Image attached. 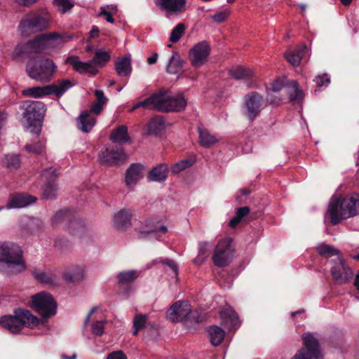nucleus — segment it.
<instances>
[{"label": "nucleus", "instance_id": "obj_1", "mask_svg": "<svg viewBox=\"0 0 359 359\" xmlns=\"http://www.w3.org/2000/svg\"><path fill=\"white\" fill-rule=\"evenodd\" d=\"M358 214L359 195L357 194L331 198L327 217L332 224H338L343 220L353 217Z\"/></svg>", "mask_w": 359, "mask_h": 359}, {"label": "nucleus", "instance_id": "obj_2", "mask_svg": "<svg viewBox=\"0 0 359 359\" xmlns=\"http://www.w3.org/2000/svg\"><path fill=\"white\" fill-rule=\"evenodd\" d=\"M1 327L7 329L12 333L19 332L22 327L34 328L40 325V319L34 316L30 311L18 309L14 315L5 316L0 318Z\"/></svg>", "mask_w": 359, "mask_h": 359}, {"label": "nucleus", "instance_id": "obj_3", "mask_svg": "<svg viewBox=\"0 0 359 359\" xmlns=\"http://www.w3.org/2000/svg\"><path fill=\"white\" fill-rule=\"evenodd\" d=\"M20 109L23 110V124L30 129V132L39 134L41 131V122L46 111L45 105L41 102L25 101Z\"/></svg>", "mask_w": 359, "mask_h": 359}, {"label": "nucleus", "instance_id": "obj_4", "mask_svg": "<svg viewBox=\"0 0 359 359\" xmlns=\"http://www.w3.org/2000/svg\"><path fill=\"white\" fill-rule=\"evenodd\" d=\"M50 16L46 11H32L26 14L21 20L18 26L22 35L29 36L31 34L41 32L49 27Z\"/></svg>", "mask_w": 359, "mask_h": 359}, {"label": "nucleus", "instance_id": "obj_5", "mask_svg": "<svg viewBox=\"0 0 359 359\" xmlns=\"http://www.w3.org/2000/svg\"><path fill=\"white\" fill-rule=\"evenodd\" d=\"M29 306L41 315L40 324H44L56 314L57 305L50 294L41 292L31 297Z\"/></svg>", "mask_w": 359, "mask_h": 359}, {"label": "nucleus", "instance_id": "obj_6", "mask_svg": "<svg viewBox=\"0 0 359 359\" xmlns=\"http://www.w3.org/2000/svg\"><path fill=\"white\" fill-rule=\"evenodd\" d=\"M57 67L50 59L33 60L27 66L28 75L39 81H49L56 72Z\"/></svg>", "mask_w": 359, "mask_h": 359}, {"label": "nucleus", "instance_id": "obj_7", "mask_svg": "<svg viewBox=\"0 0 359 359\" xmlns=\"http://www.w3.org/2000/svg\"><path fill=\"white\" fill-rule=\"evenodd\" d=\"M0 262H5L15 272H21L25 269L20 248L11 243H0Z\"/></svg>", "mask_w": 359, "mask_h": 359}, {"label": "nucleus", "instance_id": "obj_8", "mask_svg": "<svg viewBox=\"0 0 359 359\" xmlns=\"http://www.w3.org/2000/svg\"><path fill=\"white\" fill-rule=\"evenodd\" d=\"M70 37H63L57 32L43 34L27 43V49L33 52L52 50L67 42Z\"/></svg>", "mask_w": 359, "mask_h": 359}, {"label": "nucleus", "instance_id": "obj_9", "mask_svg": "<svg viewBox=\"0 0 359 359\" xmlns=\"http://www.w3.org/2000/svg\"><path fill=\"white\" fill-rule=\"evenodd\" d=\"M234 255L233 240L229 237L221 239L216 245L212 260L217 266H227L232 261Z\"/></svg>", "mask_w": 359, "mask_h": 359}, {"label": "nucleus", "instance_id": "obj_10", "mask_svg": "<svg viewBox=\"0 0 359 359\" xmlns=\"http://www.w3.org/2000/svg\"><path fill=\"white\" fill-rule=\"evenodd\" d=\"M186 105L187 101L182 95H171L162 91L156 94V109L158 111H181Z\"/></svg>", "mask_w": 359, "mask_h": 359}, {"label": "nucleus", "instance_id": "obj_11", "mask_svg": "<svg viewBox=\"0 0 359 359\" xmlns=\"http://www.w3.org/2000/svg\"><path fill=\"white\" fill-rule=\"evenodd\" d=\"M302 339L304 346L291 359H323L318 341L312 334H304Z\"/></svg>", "mask_w": 359, "mask_h": 359}, {"label": "nucleus", "instance_id": "obj_12", "mask_svg": "<svg viewBox=\"0 0 359 359\" xmlns=\"http://www.w3.org/2000/svg\"><path fill=\"white\" fill-rule=\"evenodd\" d=\"M210 50L209 43L205 41L194 45L189 53V59L191 65L198 68L205 65L208 60Z\"/></svg>", "mask_w": 359, "mask_h": 359}, {"label": "nucleus", "instance_id": "obj_13", "mask_svg": "<svg viewBox=\"0 0 359 359\" xmlns=\"http://www.w3.org/2000/svg\"><path fill=\"white\" fill-rule=\"evenodd\" d=\"M331 273L334 280L340 284L347 283L353 277V271L341 257H339L334 261L331 269Z\"/></svg>", "mask_w": 359, "mask_h": 359}, {"label": "nucleus", "instance_id": "obj_14", "mask_svg": "<svg viewBox=\"0 0 359 359\" xmlns=\"http://www.w3.org/2000/svg\"><path fill=\"white\" fill-rule=\"evenodd\" d=\"M191 309L187 301H177L168 309L166 317L172 322H179L186 318Z\"/></svg>", "mask_w": 359, "mask_h": 359}, {"label": "nucleus", "instance_id": "obj_15", "mask_svg": "<svg viewBox=\"0 0 359 359\" xmlns=\"http://www.w3.org/2000/svg\"><path fill=\"white\" fill-rule=\"evenodd\" d=\"M263 103V98L257 93L248 94L245 101V114L250 119H254L260 113Z\"/></svg>", "mask_w": 359, "mask_h": 359}, {"label": "nucleus", "instance_id": "obj_16", "mask_svg": "<svg viewBox=\"0 0 359 359\" xmlns=\"http://www.w3.org/2000/svg\"><path fill=\"white\" fill-rule=\"evenodd\" d=\"M144 167L140 163H133L125 173V184L127 188L133 190L137 182L144 176Z\"/></svg>", "mask_w": 359, "mask_h": 359}, {"label": "nucleus", "instance_id": "obj_17", "mask_svg": "<svg viewBox=\"0 0 359 359\" xmlns=\"http://www.w3.org/2000/svg\"><path fill=\"white\" fill-rule=\"evenodd\" d=\"M66 64L72 65L74 70L81 74H96L98 72L92 60L88 62H81L77 57L69 56L65 60Z\"/></svg>", "mask_w": 359, "mask_h": 359}, {"label": "nucleus", "instance_id": "obj_18", "mask_svg": "<svg viewBox=\"0 0 359 359\" xmlns=\"http://www.w3.org/2000/svg\"><path fill=\"white\" fill-rule=\"evenodd\" d=\"M126 158L122 148L117 149L105 148L99 154L100 161L104 164L114 165Z\"/></svg>", "mask_w": 359, "mask_h": 359}, {"label": "nucleus", "instance_id": "obj_19", "mask_svg": "<svg viewBox=\"0 0 359 359\" xmlns=\"http://www.w3.org/2000/svg\"><path fill=\"white\" fill-rule=\"evenodd\" d=\"M133 217L130 210H120L114 214L112 218V225L118 231H124L130 226Z\"/></svg>", "mask_w": 359, "mask_h": 359}, {"label": "nucleus", "instance_id": "obj_20", "mask_svg": "<svg viewBox=\"0 0 359 359\" xmlns=\"http://www.w3.org/2000/svg\"><path fill=\"white\" fill-rule=\"evenodd\" d=\"M161 10L171 13H181L185 11L187 0H154Z\"/></svg>", "mask_w": 359, "mask_h": 359}, {"label": "nucleus", "instance_id": "obj_21", "mask_svg": "<svg viewBox=\"0 0 359 359\" xmlns=\"http://www.w3.org/2000/svg\"><path fill=\"white\" fill-rule=\"evenodd\" d=\"M36 201V198L25 194H16L9 197L8 208H20Z\"/></svg>", "mask_w": 359, "mask_h": 359}, {"label": "nucleus", "instance_id": "obj_22", "mask_svg": "<svg viewBox=\"0 0 359 359\" xmlns=\"http://www.w3.org/2000/svg\"><path fill=\"white\" fill-rule=\"evenodd\" d=\"M96 118L90 112H82L77 118L78 128L84 133L90 132L95 126Z\"/></svg>", "mask_w": 359, "mask_h": 359}, {"label": "nucleus", "instance_id": "obj_23", "mask_svg": "<svg viewBox=\"0 0 359 359\" xmlns=\"http://www.w3.org/2000/svg\"><path fill=\"white\" fill-rule=\"evenodd\" d=\"M198 142L203 147H210L219 141L216 135L211 133L207 129L203 128H198Z\"/></svg>", "mask_w": 359, "mask_h": 359}, {"label": "nucleus", "instance_id": "obj_24", "mask_svg": "<svg viewBox=\"0 0 359 359\" xmlns=\"http://www.w3.org/2000/svg\"><path fill=\"white\" fill-rule=\"evenodd\" d=\"M306 51L305 45L298 46L294 50H290L285 53V58L290 64L293 66H298Z\"/></svg>", "mask_w": 359, "mask_h": 359}, {"label": "nucleus", "instance_id": "obj_25", "mask_svg": "<svg viewBox=\"0 0 359 359\" xmlns=\"http://www.w3.org/2000/svg\"><path fill=\"white\" fill-rule=\"evenodd\" d=\"M168 172V166L165 164H160L149 171L147 177L149 181L161 182L167 179Z\"/></svg>", "mask_w": 359, "mask_h": 359}, {"label": "nucleus", "instance_id": "obj_26", "mask_svg": "<svg viewBox=\"0 0 359 359\" xmlns=\"http://www.w3.org/2000/svg\"><path fill=\"white\" fill-rule=\"evenodd\" d=\"M115 70L120 76L129 75L132 71L130 57L125 56L118 58L115 62Z\"/></svg>", "mask_w": 359, "mask_h": 359}, {"label": "nucleus", "instance_id": "obj_27", "mask_svg": "<svg viewBox=\"0 0 359 359\" xmlns=\"http://www.w3.org/2000/svg\"><path fill=\"white\" fill-rule=\"evenodd\" d=\"M63 277L69 283L79 282L82 280L84 277V270L79 266H73L64 271Z\"/></svg>", "mask_w": 359, "mask_h": 359}, {"label": "nucleus", "instance_id": "obj_28", "mask_svg": "<svg viewBox=\"0 0 359 359\" xmlns=\"http://www.w3.org/2000/svg\"><path fill=\"white\" fill-rule=\"evenodd\" d=\"M184 61L181 59L180 55L175 52L169 58L167 65V72L170 74H178L182 72Z\"/></svg>", "mask_w": 359, "mask_h": 359}, {"label": "nucleus", "instance_id": "obj_29", "mask_svg": "<svg viewBox=\"0 0 359 359\" xmlns=\"http://www.w3.org/2000/svg\"><path fill=\"white\" fill-rule=\"evenodd\" d=\"M72 83L69 80H62L57 83H53L48 86L49 95H55L61 97L69 88L72 86Z\"/></svg>", "mask_w": 359, "mask_h": 359}, {"label": "nucleus", "instance_id": "obj_30", "mask_svg": "<svg viewBox=\"0 0 359 359\" xmlns=\"http://www.w3.org/2000/svg\"><path fill=\"white\" fill-rule=\"evenodd\" d=\"M220 315L225 325L231 328L238 324V316L232 309L226 308L224 309L221 311Z\"/></svg>", "mask_w": 359, "mask_h": 359}, {"label": "nucleus", "instance_id": "obj_31", "mask_svg": "<svg viewBox=\"0 0 359 359\" xmlns=\"http://www.w3.org/2000/svg\"><path fill=\"white\" fill-rule=\"evenodd\" d=\"M110 139L114 142L126 143L130 141L128 134V128L126 126H121L114 129L111 134Z\"/></svg>", "mask_w": 359, "mask_h": 359}, {"label": "nucleus", "instance_id": "obj_32", "mask_svg": "<svg viewBox=\"0 0 359 359\" xmlns=\"http://www.w3.org/2000/svg\"><path fill=\"white\" fill-rule=\"evenodd\" d=\"M208 333L210 343L213 346L219 345L225 336V332L222 328L215 325L210 326L208 329Z\"/></svg>", "mask_w": 359, "mask_h": 359}, {"label": "nucleus", "instance_id": "obj_33", "mask_svg": "<svg viewBox=\"0 0 359 359\" xmlns=\"http://www.w3.org/2000/svg\"><path fill=\"white\" fill-rule=\"evenodd\" d=\"M33 276L38 281L45 284L55 283L57 279L56 275L51 271L35 270Z\"/></svg>", "mask_w": 359, "mask_h": 359}, {"label": "nucleus", "instance_id": "obj_34", "mask_svg": "<svg viewBox=\"0 0 359 359\" xmlns=\"http://www.w3.org/2000/svg\"><path fill=\"white\" fill-rule=\"evenodd\" d=\"M231 76L236 79H246L254 75V71L243 66L233 67L229 70Z\"/></svg>", "mask_w": 359, "mask_h": 359}, {"label": "nucleus", "instance_id": "obj_35", "mask_svg": "<svg viewBox=\"0 0 359 359\" xmlns=\"http://www.w3.org/2000/svg\"><path fill=\"white\" fill-rule=\"evenodd\" d=\"M286 87L291 100L299 101L303 99L304 93L298 88V83L296 81H289Z\"/></svg>", "mask_w": 359, "mask_h": 359}, {"label": "nucleus", "instance_id": "obj_36", "mask_svg": "<svg viewBox=\"0 0 359 359\" xmlns=\"http://www.w3.org/2000/svg\"><path fill=\"white\" fill-rule=\"evenodd\" d=\"M211 245L207 242H201L199 243L198 255L194 262L197 265L203 263L209 256V251Z\"/></svg>", "mask_w": 359, "mask_h": 359}, {"label": "nucleus", "instance_id": "obj_37", "mask_svg": "<svg viewBox=\"0 0 359 359\" xmlns=\"http://www.w3.org/2000/svg\"><path fill=\"white\" fill-rule=\"evenodd\" d=\"M165 128V122L162 117H154L148 123V132L151 134H158Z\"/></svg>", "mask_w": 359, "mask_h": 359}, {"label": "nucleus", "instance_id": "obj_38", "mask_svg": "<svg viewBox=\"0 0 359 359\" xmlns=\"http://www.w3.org/2000/svg\"><path fill=\"white\" fill-rule=\"evenodd\" d=\"M22 95L32 97H41L49 95L48 86L29 88L22 90Z\"/></svg>", "mask_w": 359, "mask_h": 359}, {"label": "nucleus", "instance_id": "obj_39", "mask_svg": "<svg viewBox=\"0 0 359 359\" xmlns=\"http://www.w3.org/2000/svg\"><path fill=\"white\" fill-rule=\"evenodd\" d=\"M137 272L135 270L124 271L118 274V283L126 285L134 281L137 277Z\"/></svg>", "mask_w": 359, "mask_h": 359}, {"label": "nucleus", "instance_id": "obj_40", "mask_svg": "<svg viewBox=\"0 0 359 359\" xmlns=\"http://www.w3.org/2000/svg\"><path fill=\"white\" fill-rule=\"evenodd\" d=\"M148 316L143 314H136L133 319V334L137 335L140 330H142L147 322Z\"/></svg>", "mask_w": 359, "mask_h": 359}, {"label": "nucleus", "instance_id": "obj_41", "mask_svg": "<svg viewBox=\"0 0 359 359\" xmlns=\"http://www.w3.org/2000/svg\"><path fill=\"white\" fill-rule=\"evenodd\" d=\"M156 94H154L151 97L135 104L130 110V112H133L135 109L140 108V107L150 108V109H156Z\"/></svg>", "mask_w": 359, "mask_h": 359}, {"label": "nucleus", "instance_id": "obj_42", "mask_svg": "<svg viewBox=\"0 0 359 359\" xmlns=\"http://www.w3.org/2000/svg\"><path fill=\"white\" fill-rule=\"evenodd\" d=\"M110 57L108 52L99 50L95 52V57L92 60L95 61L96 67L97 66L102 67L110 60Z\"/></svg>", "mask_w": 359, "mask_h": 359}, {"label": "nucleus", "instance_id": "obj_43", "mask_svg": "<svg viewBox=\"0 0 359 359\" xmlns=\"http://www.w3.org/2000/svg\"><path fill=\"white\" fill-rule=\"evenodd\" d=\"M249 213L250 208L247 206L238 208L236 210V216L233 217L229 222L230 226L233 228L235 227L242 220V219Z\"/></svg>", "mask_w": 359, "mask_h": 359}, {"label": "nucleus", "instance_id": "obj_44", "mask_svg": "<svg viewBox=\"0 0 359 359\" xmlns=\"http://www.w3.org/2000/svg\"><path fill=\"white\" fill-rule=\"evenodd\" d=\"M3 163L9 169H16L20 165V159L18 155L8 154L5 156Z\"/></svg>", "mask_w": 359, "mask_h": 359}, {"label": "nucleus", "instance_id": "obj_45", "mask_svg": "<svg viewBox=\"0 0 359 359\" xmlns=\"http://www.w3.org/2000/svg\"><path fill=\"white\" fill-rule=\"evenodd\" d=\"M318 252L325 257H330L339 254V251L330 245L320 244L316 247Z\"/></svg>", "mask_w": 359, "mask_h": 359}, {"label": "nucleus", "instance_id": "obj_46", "mask_svg": "<svg viewBox=\"0 0 359 359\" xmlns=\"http://www.w3.org/2000/svg\"><path fill=\"white\" fill-rule=\"evenodd\" d=\"M194 161L190 159L182 160L175 164L171 168V172L174 174H178L184 170L190 168Z\"/></svg>", "mask_w": 359, "mask_h": 359}, {"label": "nucleus", "instance_id": "obj_47", "mask_svg": "<svg viewBox=\"0 0 359 359\" xmlns=\"http://www.w3.org/2000/svg\"><path fill=\"white\" fill-rule=\"evenodd\" d=\"M57 187L55 184L48 182L43 187L42 196L46 199H53L56 196Z\"/></svg>", "mask_w": 359, "mask_h": 359}, {"label": "nucleus", "instance_id": "obj_48", "mask_svg": "<svg viewBox=\"0 0 359 359\" xmlns=\"http://www.w3.org/2000/svg\"><path fill=\"white\" fill-rule=\"evenodd\" d=\"M25 149L28 152L34 153L36 154H41L45 149L44 140H40L37 142L32 144H27Z\"/></svg>", "mask_w": 359, "mask_h": 359}, {"label": "nucleus", "instance_id": "obj_49", "mask_svg": "<svg viewBox=\"0 0 359 359\" xmlns=\"http://www.w3.org/2000/svg\"><path fill=\"white\" fill-rule=\"evenodd\" d=\"M185 27L184 24H178L172 31L170 36V41L175 43L180 40L184 32Z\"/></svg>", "mask_w": 359, "mask_h": 359}, {"label": "nucleus", "instance_id": "obj_50", "mask_svg": "<svg viewBox=\"0 0 359 359\" xmlns=\"http://www.w3.org/2000/svg\"><path fill=\"white\" fill-rule=\"evenodd\" d=\"M53 4L62 13H65L67 11L70 10L74 4L71 0H53Z\"/></svg>", "mask_w": 359, "mask_h": 359}, {"label": "nucleus", "instance_id": "obj_51", "mask_svg": "<svg viewBox=\"0 0 359 359\" xmlns=\"http://www.w3.org/2000/svg\"><path fill=\"white\" fill-rule=\"evenodd\" d=\"M105 320H96L91 325V332L96 336H100L104 332Z\"/></svg>", "mask_w": 359, "mask_h": 359}, {"label": "nucleus", "instance_id": "obj_52", "mask_svg": "<svg viewBox=\"0 0 359 359\" xmlns=\"http://www.w3.org/2000/svg\"><path fill=\"white\" fill-rule=\"evenodd\" d=\"M230 15V11L226 9L224 11L218 12L217 13L212 15L210 18L212 20L217 23H221L225 21L229 15Z\"/></svg>", "mask_w": 359, "mask_h": 359}, {"label": "nucleus", "instance_id": "obj_53", "mask_svg": "<svg viewBox=\"0 0 359 359\" xmlns=\"http://www.w3.org/2000/svg\"><path fill=\"white\" fill-rule=\"evenodd\" d=\"M65 211L59 210L53 217L52 222L54 225H59L65 218Z\"/></svg>", "mask_w": 359, "mask_h": 359}, {"label": "nucleus", "instance_id": "obj_54", "mask_svg": "<svg viewBox=\"0 0 359 359\" xmlns=\"http://www.w3.org/2000/svg\"><path fill=\"white\" fill-rule=\"evenodd\" d=\"M314 81L316 83V85L318 87H320L323 86H327L330 81L327 74H323L322 76H316L314 79Z\"/></svg>", "mask_w": 359, "mask_h": 359}, {"label": "nucleus", "instance_id": "obj_55", "mask_svg": "<svg viewBox=\"0 0 359 359\" xmlns=\"http://www.w3.org/2000/svg\"><path fill=\"white\" fill-rule=\"evenodd\" d=\"M163 263L169 268L173 276L177 278L178 267L176 263L170 259H165L163 261Z\"/></svg>", "mask_w": 359, "mask_h": 359}, {"label": "nucleus", "instance_id": "obj_56", "mask_svg": "<svg viewBox=\"0 0 359 359\" xmlns=\"http://www.w3.org/2000/svg\"><path fill=\"white\" fill-rule=\"evenodd\" d=\"M42 177L48 180L53 181L56 178L57 175L55 173V170L52 168H50L43 171Z\"/></svg>", "mask_w": 359, "mask_h": 359}, {"label": "nucleus", "instance_id": "obj_57", "mask_svg": "<svg viewBox=\"0 0 359 359\" xmlns=\"http://www.w3.org/2000/svg\"><path fill=\"white\" fill-rule=\"evenodd\" d=\"M107 359H127V357L123 351H116L108 354Z\"/></svg>", "mask_w": 359, "mask_h": 359}, {"label": "nucleus", "instance_id": "obj_58", "mask_svg": "<svg viewBox=\"0 0 359 359\" xmlns=\"http://www.w3.org/2000/svg\"><path fill=\"white\" fill-rule=\"evenodd\" d=\"M112 15H113L112 13L110 11H108L107 10V8L104 7L101 8V12L99 13L100 16H101V15L104 16L105 20L110 23H113L114 21L112 18Z\"/></svg>", "mask_w": 359, "mask_h": 359}, {"label": "nucleus", "instance_id": "obj_59", "mask_svg": "<svg viewBox=\"0 0 359 359\" xmlns=\"http://www.w3.org/2000/svg\"><path fill=\"white\" fill-rule=\"evenodd\" d=\"M96 98H97V102L100 103L102 105L106 104L107 102V98L104 96L103 91L100 90H96L95 92Z\"/></svg>", "mask_w": 359, "mask_h": 359}, {"label": "nucleus", "instance_id": "obj_60", "mask_svg": "<svg viewBox=\"0 0 359 359\" xmlns=\"http://www.w3.org/2000/svg\"><path fill=\"white\" fill-rule=\"evenodd\" d=\"M283 86V81L280 79H276L271 83V90L273 92H278L282 89Z\"/></svg>", "mask_w": 359, "mask_h": 359}, {"label": "nucleus", "instance_id": "obj_61", "mask_svg": "<svg viewBox=\"0 0 359 359\" xmlns=\"http://www.w3.org/2000/svg\"><path fill=\"white\" fill-rule=\"evenodd\" d=\"M14 1L19 6L30 7L36 4L38 0H14Z\"/></svg>", "mask_w": 359, "mask_h": 359}, {"label": "nucleus", "instance_id": "obj_62", "mask_svg": "<svg viewBox=\"0 0 359 359\" xmlns=\"http://www.w3.org/2000/svg\"><path fill=\"white\" fill-rule=\"evenodd\" d=\"M103 106L104 105L96 102L92 105L91 111L95 114H99L102 111Z\"/></svg>", "mask_w": 359, "mask_h": 359}, {"label": "nucleus", "instance_id": "obj_63", "mask_svg": "<svg viewBox=\"0 0 359 359\" xmlns=\"http://www.w3.org/2000/svg\"><path fill=\"white\" fill-rule=\"evenodd\" d=\"M157 231H161L163 233H165V232H167V227L165 226H161L159 228L156 227L154 229H152L149 231H142L141 233H142V234H143L144 233H149V234L153 235L154 233H155Z\"/></svg>", "mask_w": 359, "mask_h": 359}, {"label": "nucleus", "instance_id": "obj_64", "mask_svg": "<svg viewBox=\"0 0 359 359\" xmlns=\"http://www.w3.org/2000/svg\"><path fill=\"white\" fill-rule=\"evenodd\" d=\"M99 29L97 27H94L89 33V37L90 39H95L98 36Z\"/></svg>", "mask_w": 359, "mask_h": 359}]
</instances>
